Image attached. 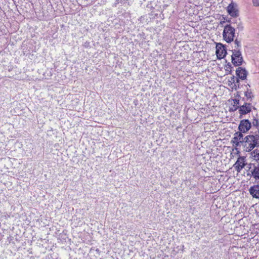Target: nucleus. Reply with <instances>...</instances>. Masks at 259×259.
Listing matches in <instances>:
<instances>
[{"mask_svg":"<svg viewBox=\"0 0 259 259\" xmlns=\"http://www.w3.org/2000/svg\"><path fill=\"white\" fill-rule=\"evenodd\" d=\"M234 43L235 45L234 47V49L240 50V48L241 47L240 41H238L237 39H236L234 41Z\"/></svg>","mask_w":259,"mask_h":259,"instance_id":"16","label":"nucleus"},{"mask_svg":"<svg viewBox=\"0 0 259 259\" xmlns=\"http://www.w3.org/2000/svg\"><path fill=\"white\" fill-rule=\"evenodd\" d=\"M250 195L255 198L259 199V185H254L249 189Z\"/></svg>","mask_w":259,"mask_h":259,"instance_id":"12","label":"nucleus"},{"mask_svg":"<svg viewBox=\"0 0 259 259\" xmlns=\"http://www.w3.org/2000/svg\"><path fill=\"white\" fill-rule=\"evenodd\" d=\"M236 74L238 79L244 80L246 78L247 71L244 68L238 67L236 70Z\"/></svg>","mask_w":259,"mask_h":259,"instance_id":"11","label":"nucleus"},{"mask_svg":"<svg viewBox=\"0 0 259 259\" xmlns=\"http://www.w3.org/2000/svg\"><path fill=\"white\" fill-rule=\"evenodd\" d=\"M252 124L253 126L258 127L259 126V122L258 120H257L256 119H254L252 122Z\"/></svg>","mask_w":259,"mask_h":259,"instance_id":"18","label":"nucleus"},{"mask_svg":"<svg viewBox=\"0 0 259 259\" xmlns=\"http://www.w3.org/2000/svg\"><path fill=\"white\" fill-rule=\"evenodd\" d=\"M239 107L240 106H238L237 105H233L232 104V106L231 107H230V110L232 111H236L237 109H239Z\"/></svg>","mask_w":259,"mask_h":259,"instance_id":"17","label":"nucleus"},{"mask_svg":"<svg viewBox=\"0 0 259 259\" xmlns=\"http://www.w3.org/2000/svg\"><path fill=\"white\" fill-rule=\"evenodd\" d=\"M241 92L239 91L237 92L236 98L233 100V105H237L238 106H240L241 105V102L239 99H241Z\"/></svg>","mask_w":259,"mask_h":259,"instance_id":"15","label":"nucleus"},{"mask_svg":"<svg viewBox=\"0 0 259 259\" xmlns=\"http://www.w3.org/2000/svg\"><path fill=\"white\" fill-rule=\"evenodd\" d=\"M232 52L231 59L232 63L236 66L241 65L243 62V58L240 50L234 49Z\"/></svg>","mask_w":259,"mask_h":259,"instance_id":"3","label":"nucleus"},{"mask_svg":"<svg viewBox=\"0 0 259 259\" xmlns=\"http://www.w3.org/2000/svg\"><path fill=\"white\" fill-rule=\"evenodd\" d=\"M225 22L224 21H221L220 22L221 24H223Z\"/></svg>","mask_w":259,"mask_h":259,"instance_id":"20","label":"nucleus"},{"mask_svg":"<svg viewBox=\"0 0 259 259\" xmlns=\"http://www.w3.org/2000/svg\"><path fill=\"white\" fill-rule=\"evenodd\" d=\"M252 175L255 179H259V164L254 165L253 169L251 171Z\"/></svg>","mask_w":259,"mask_h":259,"instance_id":"14","label":"nucleus"},{"mask_svg":"<svg viewBox=\"0 0 259 259\" xmlns=\"http://www.w3.org/2000/svg\"><path fill=\"white\" fill-rule=\"evenodd\" d=\"M252 3L254 6L258 7L259 6V0H252Z\"/></svg>","mask_w":259,"mask_h":259,"instance_id":"19","label":"nucleus"},{"mask_svg":"<svg viewBox=\"0 0 259 259\" xmlns=\"http://www.w3.org/2000/svg\"><path fill=\"white\" fill-rule=\"evenodd\" d=\"M244 138L243 134L240 132H236L231 140V143L234 147L242 146Z\"/></svg>","mask_w":259,"mask_h":259,"instance_id":"4","label":"nucleus"},{"mask_svg":"<svg viewBox=\"0 0 259 259\" xmlns=\"http://www.w3.org/2000/svg\"><path fill=\"white\" fill-rule=\"evenodd\" d=\"M246 163L244 157H239L233 166L237 172H240L245 166Z\"/></svg>","mask_w":259,"mask_h":259,"instance_id":"8","label":"nucleus"},{"mask_svg":"<svg viewBox=\"0 0 259 259\" xmlns=\"http://www.w3.org/2000/svg\"><path fill=\"white\" fill-rule=\"evenodd\" d=\"M245 88H246V90L244 92V95L245 97V99L243 98L242 100L244 101L248 102V103H250V102L252 101L254 96L251 91L250 89H249V88H250V85L249 84H247L245 85Z\"/></svg>","mask_w":259,"mask_h":259,"instance_id":"10","label":"nucleus"},{"mask_svg":"<svg viewBox=\"0 0 259 259\" xmlns=\"http://www.w3.org/2000/svg\"><path fill=\"white\" fill-rule=\"evenodd\" d=\"M227 54L226 50L224 46L218 45L216 47V55L218 59H221L224 58Z\"/></svg>","mask_w":259,"mask_h":259,"instance_id":"9","label":"nucleus"},{"mask_svg":"<svg viewBox=\"0 0 259 259\" xmlns=\"http://www.w3.org/2000/svg\"><path fill=\"white\" fill-rule=\"evenodd\" d=\"M235 28L230 24L226 25L223 33L224 39L227 42L233 41L235 36Z\"/></svg>","mask_w":259,"mask_h":259,"instance_id":"2","label":"nucleus"},{"mask_svg":"<svg viewBox=\"0 0 259 259\" xmlns=\"http://www.w3.org/2000/svg\"><path fill=\"white\" fill-rule=\"evenodd\" d=\"M242 147L243 150L246 152H250L256 148L251 152V156L255 160H259V135H249L246 136L244 138Z\"/></svg>","mask_w":259,"mask_h":259,"instance_id":"1","label":"nucleus"},{"mask_svg":"<svg viewBox=\"0 0 259 259\" xmlns=\"http://www.w3.org/2000/svg\"><path fill=\"white\" fill-rule=\"evenodd\" d=\"M228 85L232 90H237L239 87V79L233 76L228 79Z\"/></svg>","mask_w":259,"mask_h":259,"instance_id":"7","label":"nucleus"},{"mask_svg":"<svg viewBox=\"0 0 259 259\" xmlns=\"http://www.w3.org/2000/svg\"><path fill=\"white\" fill-rule=\"evenodd\" d=\"M227 11L230 15L232 17L237 16V10L235 4L233 3L229 5L227 7Z\"/></svg>","mask_w":259,"mask_h":259,"instance_id":"13","label":"nucleus"},{"mask_svg":"<svg viewBox=\"0 0 259 259\" xmlns=\"http://www.w3.org/2000/svg\"><path fill=\"white\" fill-rule=\"evenodd\" d=\"M251 127V123L248 119H243L240 121L239 125V132L241 133H246Z\"/></svg>","mask_w":259,"mask_h":259,"instance_id":"5","label":"nucleus"},{"mask_svg":"<svg viewBox=\"0 0 259 259\" xmlns=\"http://www.w3.org/2000/svg\"><path fill=\"white\" fill-rule=\"evenodd\" d=\"M252 106L250 103L244 102L239 107V112L241 115H244L251 111Z\"/></svg>","mask_w":259,"mask_h":259,"instance_id":"6","label":"nucleus"}]
</instances>
